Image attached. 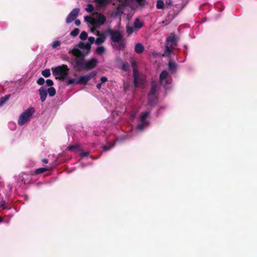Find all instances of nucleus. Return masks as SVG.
<instances>
[{
	"label": "nucleus",
	"mask_w": 257,
	"mask_h": 257,
	"mask_svg": "<svg viewBox=\"0 0 257 257\" xmlns=\"http://www.w3.org/2000/svg\"><path fill=\"white\" fill-rule=\"evenodd\" d=\"M97 35L99 36V37L96 39L95 44L98 45H101L104 42L105 40V35L103 33L99 34V32H97Z\"/></svg>",
	"instance_id": "nucleus-14"
},
{
	"label": "nucleus",
	"mask_w": 257,
	"mask_h": 257,
	"mask_svg": "<svg viewBox=\"0 0 257 257\" xmlns=\"http://www.w3.org/2000/svg\"><path fill=\"white\" fill-rule=\"evenodd\" d=\"M75 24L76 26H79L81 24V22L79 20H76L75 21Z\"/></svg>",
	"instance_id": "nucleus-50"
},
{
	"label": "nucleus",
	"mask_w": 257,
	"mask_h": 257,
	"mask_svg": "<svg viewBox=\"0 0 257 257\" xmlns=\"http://www.w3.org/2000/svg\"><path fill=\"white\" fill-rule=\"evenodd\" d=\"M145 81V79L143 76L139 77L138 76V83L137 85H135L136 86H138L139 84H144Z\"/></svg>",
	"instance_id": "nucleus-38"
},
{
	"label": "nucleus",
	"mask_w": 257,
	"mask_h": 257,
	"mask_svg": "<svg viewBox=\"0 0 257 257\" xmlns=\"http://www.w3.org/2000/svg\"><path fill=\"white\" fill-rule=\"evenodd\" d=\"M112 147V146H103L102 147V149L103 150V151H109V150H110V149Z\"/></svg>",
	"instance_id": "nucleus-45"
},
{
	"label": "nucleus",
	"mask_w": 257,
	"mask_h": 257,
	"mask_svg": "<svg viewBox=\"0 0 257 257\" xmlns=\"http://www.w3.org/2000/svg\"><path fill=\"white\" fill-rule=\"evenodd\" d=\"M144 50V46L141 43H137L135 46V51L138 54L142 53Z\"/></svg>",
	"instance_id": "nucleus-17"
},
{
	"label": "nucleus",
	"mask_w": 257,
	"mask_h": 257,
	"mask_svg": "<svg viewBox=\"0 0 257 257\" xmlns=\"http://www.w3.org/2000/svg\"><path fill=\"white\" fill-rule=\"evenodd\" d=\"M94 15H96V20L98 22L97 23H98L100 26L103 25L105 23L106 18L103 15L98 13H95Z\"/></svg>",
	"instance_id": "nucleus-13"
},
{
	"label": "nucleus",
	"mask_w": 257,
	"mask_h": 257,
	"mask_svg": "<svg viewBox=\"0 0 257 257\" xmlns=\"http://www.w3.org/2000/svg\"><path fill=\"white\" fill-rule=\"evenodd\" d=\"M89 153L90 152L89 151L84 152V151H81L80 154L83 157H86V156H88V155L89 154Z\"/></svg>",
	"instance_id": "nucleus-47"
},
{
	"label": "nucleus",
	"mask_w": 257,
	"mask_h": 257,
	"mask_svg": "<svg viewBox=\"0 0 257 257\" xmlns=\"http://www.w3.org/2000/svg\"><path fill=\"white\" fill-rule=\"evenodd\" d=\"M169 17H170L169 16ZM174 18V17H172L171 18H169V19L170 20H172Z\"/></svg>",
	"instance_id": "nucleus-54"
},
{
	"label": "nucleus",
	"mask_w": 257,
	"mask_h": 257,
	"mask_svg": "<svg viewBox=\"0 0 257 257\" xmlns=\"http://www.w3.org/2000/svg\"><path fill=\"white\" fill-rule=\"evenodd\" d=\"M153 96H149L148 98V104L151 106H153L154 104Z\"/></svg>",
	"instance_id": "nucleus-39"
},
{
	"label": "nucleus",
	"mask_w": 257,
	"mask_h": 257,
	"mask_svg": "<svg viewBox=\"0 0 257 257\" xmlns=\"http://www.w3.org/2000/svg\"><path fill=\"white\" fill-rule=\"evenodd\" d=\"M157 91V85L154 81H152L151 83V88L150 91L149 93V96H154Z\"/></svg>",
	"instance_id": "nucleus-18"
},
{
	"label": "nucleus",
	"mask_w": 257,
	"mask_h": 257,
	"mask_svg": "<svg viewBox=\"0 0 257 257\" xmlns=\"http://www.w3.org/2000/svg\"><path fill=\"white\" fill-rule=\"evenodd\" d=\"M177 40L178 39L174 33H171L167 39V41H170L175 46H177Z\"/></svg>",
	"instance_id": "nucleus-16"
},
{
	"label": "nucleus",
	"mask_w": 257,
	"mask_h": 257,
	"mask_svg": "<svg viewBox=\"0 0 257 257\" xmlns=\"http://www.w3.org/2000/svg\"><path fill=\"white\" fill-rule=\"evenodd\" d=\"M136 2L139 6H143L146 4V0H136Z\"/></svg>",
	"instance_id": "nucleus-43"
},
{
	"label": "nucleus",
	"mask_w": 257,
	"mask_h": 257,
	"mask_svg": "<svg viewBox=\"0 0 257 257\" xmlns=\"http://www.w3.org/2000/svg\"><path fill=\"white\" fill-rule=\"evenodd\" d=\"M169 73L166 70L163 71L160 75V82L161 84L166 85L169 83L168 81V77Z\"/></svg>",
	"instance_id": "nucleus-10"
},
{
	"label": "nucleus",
	"mask_w": 257,
	"mask_h": 257,
	"mask_svg": "<svg viewBox=\"0 0 257 257\" xmlns=\"http://www.w3.org/2000/svg\"><path fill=\"white\" fill-rule=\"evenodd\" d=\"M3 221V218L2 217H0V222H2Z\"/></svg>",
	"instance_id": "nucleus-55"
},
{
	"label": "nucleus",
	"mask_w": 257,
	"mask_h": 257,
	"mask_svg": "<svg viewBox=\"0 0 257 257\" xmlns=\"http://www.w3.org/2000/svg\"><path fill=\"white\" fill-rule=\"evenodd\" d=\"M172 50L168 45H166L165 48L164 54H163V56H169L172 53Z\"/></svg>",
	"instance_id": "nucleus-24"
},
{
	"label": "nucleus",
	"mask_w": 257,
	"mask_h": 257,
	"mask_svg": "<svg viewBox=\"0 0 257 257\" xmlns=\"http://www.w3.org/2000/svg\"><path fill=\"white\" fill-rule=\"evenodd\" d=\"M48 170V169H47V168H40L35 170V173L36 174H41V173H43L45 172V171H47Z\"/></svg>",
	"instance_id": "nucleus-29"
},
{
	"label": "nucleus",
	"mask_w": 257,
	"mask_h": 257,
	"mask_svg": "<svg viewBox=\"0 0 257 257\" xmlns=\"http://www.w3.org/2000/svg\"><path fill=\"white\" fill-rule=\"evenodd\" d=\"M42 74L46 78L49 77L51 75L50 70L49 69L47 68L42 72Z\"/></svg>",
	"instance_id": "nucleus-25"
},
{
	"label": "nucleus",
	"mask_w": 257,
	"mask_h": 257,
	"mask_svg": "<svg viewBox=\"0 0 257 257\" xmlns=\"http://www.w3.org/2000/svg\"><path fill=\"white\" fill-rule=\"evenodd\" d=\"M106 34L110 35V39L112 42H119L122 40V34L119 30H113L110 29L106 31Z\"/></svg>",
	"instance_id": "nucleus-5"
},
{
	"label": "nucleus",
	"mask_w": 257,
	"mask_h": 257,
	"mask_svg": "<svg viewBox=\"0 0 257 257\" xmlns=\"http://www.w3.org/2000/svg\"><path fill=\"white\" fill-rule=\"evenodd\" d=\"M95 2L101 7L105 6L107 3V0H95Z\"/></svg>",
	"instance_id": "nucleus-31"
},
{
	"label": "nucleus",
	"mask_w": 257,
	"mask_h": 257,
	"mask_svg": "<svg viewBox=\"0 0 257 257\" xmlns=\"http://www.w3.org/2000/svg\"><path fill=\"white\" fill-rule=\"evenodd\" d=\"M39 95L40 96L41 101L43 102L46 100L47 96V91L46 89L44 86H41L38 90Z\"/></svg>",
	"instance_id": "nucleus-12"
},
{
	"label": "nucleus",
	"mask_w": 257,
	"mask_h": 257,
	"mask_svg": "<svg viewBox=\"0 0 257 257\" xmlns=\"http://www.w3.org/2000/svg\"><path fill=\"white\" fill-rule=\"evenodd\" d=\"M79 30L78 28H75L71 32L70 35L73 37H76L78 35Z\"/></svg>",
	"instance_id": "nucleus-36"
},
{
	"label": "nucleus",
	"mask_w": 257,
	"mask_h": 257,
	"mask_svg": "<svg viewBox=\"0 0 257 257\" xmlns=\"http://www.w3.org/2000/svg\"><path fill=\"white\" fill-rule=\"evenodd\" d=\"M95 75L96 73L94 72H92L87 75L80 76L77 79V84H86Z\"/></svg>",
	"instance_id": "nucleus-6"
},
{
	"label": "nucleus",
	"mask_w": 257,
	"mask_h": 257,
	"mask_svg": "<svg viewBox=\"0 0 257 257\" xmlns=\"http://www.w3.org/2000/svg\"><path fill=\"white\" fill-rule=\"evenodd\" d=\"M150 115L149 111H144L141 113V115L140 117V120L141 122H146L149 123L147 121H146V118Z\"/></svg>",
	"instance_id": "nucleus-19"
},
{
	"label": "nucleus",
	"mask_w": 257,
	"mask_h": 257,
	"mask_svg": "<svg viewBox=\"0 0 257 257\" xmlns=\"http://www.w3.org/2000/svg\"><path fill=\"white\" fill-rule=\"evenodd\" d=\"M77 47H78L80 49H85L86 50L85 52H88V54H89L91 50V45L90 44L87 43L85 44L84 42L80 41L78 44Z\"/></svg>",
	"instance_id": "nucleus-11"
},
{
	"label": "nucleus",
	"mask_w": 257,
	"mask_h": 257,
	"mask_svg": "<svg viewBox=\"0 0 257 257\" xmlns=\"http://www.w3.org/2000/svg\"><path fill=\"white\" fill-rule=\"evenodd\" d=\"M93 19H94V18L91 17L90 16H85L84 17V20L86 22H88V23H89L90 24H91V23L92 21V20H93Z\"/></svg>",
	"instance_id": "nucleus-42"
},
{
	"label": "nucleus",
	"mask_w": 257,
	"mask_h": 257,
	"mask_svg": "<svg viewBox=\"0 0 257 257\" xmlns=\"http://www.w3.org/2000/svg\"><path fill=\"white\" fill-rule=\"evenodd\" d=\"M85 10L89 13H91L94 10V7L92 4H88L87 5L86 8H85Z\"/></svg>",
	"instance_id": "nucleus-35"
},
{
	"label": "nucleus",
	"mask_w": 257,
	"mask_h": 257,
	"mask_svg": "<svg viewBox=\"0 0 257 257\" xmlns=\"http://www.w3.org/2000/svg\"><path fill=\"white\" fill-rule=\"evenodd\" d=\"M149 124V123L146 122H141V123L139 124L137 126V128L138 130L142 131L145 126Z\"/></svg>",
	"instance_id": "nucleus-28"
},
{
	"label": "nucleus",
	"mask_w": 257,
	"mask_h": 257,
	"mask_svg": "<svg viewBox=\"0 0 257 257\" xmlns=\"http://www.w3.org/2000/svg\"><path fill=\"white\" fill-rule=\"evenodd\" d=\"M156 8L157 9H163L165 8V4L163 0H157Z\"/></svg>",
	"instance_id": "nucleus-21"
},
{
	"label": "nucleus",
	"mask_w": 257,
	"mask_h": 257,
	"mask_svg": "<svg viewBox=\"0 0 257 257\" xmlns=\"http://www.w3.org/2000/svg\"><path fill=\"white\" fill-rule=\"evenodd\" d=\"M168 67L170 71L174 72L176 71L177 65L173 61H169L168 63Z\"/></svg>",
	"instance_id": "nucleus-20"
},
{
	"label": "nucleus",
	"mask_w": 257,
	"mask_h": 257,
	"mask_svg": "<svg viewBox=\"0 0 257 257\" xmlns=\"http://www.w3.org/2000/svg\"><path fill=\"white\" fill-rule=\"evenodd\" d=\"M79 12L80 9L79 8H75L73 9L67 16L66 19V23L67 24H69L74 21L77 17Z\"/></svg>",
	"instance_id": "nucleus-7"
},
{
	"label": "nucleus",
	"mask_w": 257,
	"mask_h": 257,
	"mask_svg": "<svg viewBox=\"0 0 257 257\" xmlns=\"http://www.w3.org/2000/svg\"><path fill=\"white\" fill-rule=\"evenodd\" d=\"M135 29H136L134 26H127L126 27V33L128 35H131L135 31Z\"/></svg>",
	"instance_id": "nucleus-27"
},
{
	"label": "nucleus",
	"mask_w": 257,
	"mask_h": 257,
	"mask_svg": "<svg viewBox=\"0 0 257 257\" xmlns=\"http://www.w3.org/2000/svg\"><path fill=\"white\" fill-rule=\"evenodd\" d=\"M34 113V109L33 107L28 108L20 116L18 121V124L20 125L24 124L26 122L30 119Z\"/></svg>",
	"instance_id": "nucleus-4"
},
{
	"label": "nucleus",
	"mask_w": 257,
	"mask_h": 257,
	"mask_svg": "<svg viewBox=\"0 0 257 257\" xmlns=\"http://www.w3.org/2000/svg\"><path fill=\"white\" fill-rule=\"evenodd\" d=\"M97 63L98 61L95 58H91L88 61H86L84 58L81 64L78 65L75 68L77 71L90 70L95 68Z\"/></svg>",
	"instance_id": "nucleus-2"
},
{
	"label": "nucleus",
	"mask_w": 257,
	"mask_h": 257,
	"mask_svg": "<svg viewBox=\"0 0 257 257\" xmlns=\"http://www.w3.org/2000/svg\"><path fill=\"white\" fill-rule=\"evenodd\" d=\"M100 81L101 83H103L107 81V78L105 76H102L100 78Z\"/></svg>",
	"instance_id": "nucleus-49"
},
{
	"label": "nucleus",
	"mask_w": 257,
	"mask_h": 257,
	"mask_svg": "<svg viewBox=\"0 0 257 257\" xmlns=\"http://www.w3.org/2000/svg\"><path fill=\"white\" fill-rule=\"evenodd\" d=\"M77 79H75V78H71V79H69L67 81V84L68 85H72V84H77Z\"/></svg>",
	"instance_id": "nucleus-34"
},
{
	"label": "nucleus",
	"mask_w": 257,
	"mask_h": 257,
	"mask_svg": "<svg viewBox=\"0 0 257 257\" xmlns=\"http://www.w3.org/2000/svg\"><path fill=\"white\" fill-rule=\"evenodd\" d=\"M11 96L10 94H8L5 95L4 97H2L0 98V107L2 106L7 100H9Z\"/></svg>",
	"instance_id": "nucleus-23"
},
{
	"label": "nucleus",
	"mask_w": 257,
	"mask_h": 257,
	"mask_svg": "<svg viewBox=\"0 0 257 257\" xmlns=\"http://www.w3.org/2000/svg\"><path fill=\"white\" fill-rule=\"evenodd\" d=\"M79 145H70L67 148L68 151H75L78 149Z\"/></svg>",
	"instance_id": "nucleus-37"
},
{
	"label": "nucleus",
	"mask_w": 257,
	"mask_h": 257,
	"mask_svg": "<svg viewBox=\"0 0 257 257\" xmlns=\"http://www.w3.org/2000/svg\"><path fill=\"white\" fill-rule=\"evenodd\" d=\"M97 22V20L94 18L90 24L94 29L98 28L100 26Z\"/></svg>",
	"instance_id": "nucleus-30"
},
{
	"label": "nucleus",
	"mask_w": 257,
	"mask_h": 257,
	"mask_svg": "<svg viewBox=\"0 0 257 257\" xmlns=\"http://www.w3.org/2000/svg\"><path fill=\"white\" fill-rule=\"evenodd\" d=\"M47 93L49 94V95L51 97H53L56 94V89L53 87H49L47 90Z\"/></svg>",
	"instance_id": "nucleus-22"
},
{
	"label": "nucleus",
	"mask_w": 257,
	"mask_h": 257,
	"mask_svg": "<svg viewBox=\"0 0 257 257\" xmlns=\"http://www.w3.org/2000/svg\"><path fill=\"white\" fill-rule=\"evenodd\" d=\"M46 82L48 86L51 87L54 84V82L51 79L46 80Z\"/></svg>",
	"instance_id": "nucleus-44"
},
{
	"label": "nucleus",
	"mask_w": 257,
	"mask_h": 257,
	"mask_svg": "<svg viewBox=\"0 0 257 257\" xmlns=\"http://www.w3.org/2000/svg\"><path fill=\"white\" fill-rule=\"evenodd\" d=\"M171 3H166V4L165 5V7L168 8V6L169 5H171Z\"/></svg>",
	"instance_id": "nucleus-53"
},
{
	"label": "nucleus",
	"mask_w": 257,
	"mask_h": 257,
	"mask_svg": "<svg viewBox=\"0 0 257 257\" xmlns=\"http://www.w3.org/2000/svg\"><path fill=\"white\" fill-rule=\"evenodd\" d=\"M130 65L127 63H122L121 65V69L124 71H128Z\"/></svg>",
	"instance_id": "nucleus-32"
},
{
	"label": "nucleus",
	"mask_w": 257,
	"mask_h": 257,
	"mask_svg": "<svg viewBox=\"0 0 257 257\" xmlns=\"http://www.w3.org/2000/svg\"><path fill=\"white\" fill-rule=\"evenodd\" d=\"M69 53L75 56V65L74 68H76L78 65L81 64L82 60L88 55V52H82L76 47H74L72 50H70Z\"/></svg>",
	"instance_id": "nucleus-3"
},
{
	"label": "nucleus",
	"mask_w": 257,
	"mask_h": 257,
	"mask_svg": "<svg viewBox=\"0 0 257 257\" xmlns=\"http://www.w3.org/2000/svg\"><path fill=\"white\" fill-rule=\"evenodd\" d=\"M112 48L117 51L123 50L126 47V43L124 40H121L119 42H116L114 43H111Z\"/></svg>",
	"instance_id": "nucleus-9"
},
{
	"label": "nucleus",
	"mask_w": 257,
	"mask_h": 257,
	"mask_svg": "<svg viewBox=\"0 0 257 257\" xmlns=\"http://www.w3.org/2000/svg\"><path fill=\"white\" fill-rule=\"evenodd\" d=\"M42 161L45 164H47L48 163V160L47 159H43Z\"/></svg>",
	"instance_id": "nucleus-52"
},
{
	"label": "nucleus",
	"mask_w": 257,
	"mask_h": 257,
	"mask_svg": "<svg viewBox=\"0 0 257 257\" xmlns=\"http://www.w3.org/2000/svg\"><path fill=\"white\" fill-rule=\"evenodd\" d=\"M131 63L133 69V77H134V83L135 85H137L138 82V70L137 69V63L135 60L132 59L131 61Z\"/></svg>",
	"instance_id": "nucleus-8"
},
{
	"label": "nucleus",
	"mask_w": 257,
	"mask_h": 257,
	"mask_svg": "<svg viewBox=\"0 0 257 257\" xmlns=\"http://www.w3.org/2000/svg\"><path fill=\"white\" fill-rule=\"evenodd\" d=\"M144 25V23L140 21L139 18H136L134 22V26L136 29H140Z\"/></svg>",
	"instance_id": "nucleus-15"
},
{
	"label": "nucleus",
	"mask_w": 257,
	"mask_h": 257,
	"mask_svg": "<svg viewBox=\"0 0 257 257\" xmlns=\"http://www.w3.org/2000/svg\"><path fill=\"white\" fill-rule=\"evenodd\" d=\"M37 83L39 85H43L45 83V79L43 77H40L37 80Z\"/></svg>",
	"instance_id": "nucleus-41"
},
{
	"label": "nucleus",
	"mask_w": 257,
	"mask_h": 257,
	"mask_svg": "<svg viewBox=\"0 0 257 257\" xmlns=\"http://www.w3.org/2000/svg\"><path fill=\"white\" fill-rule=\"evenodd\" d=\"M88 41L89 42V43L90 44V45L93 44L94 42L95 43V40L93 37H89L88 38Z\"/></svg>",
	"instance_id": "nucleus-46"
},
{
	"label": "nucleus",
	"mask_w": 257,
	"mask_h": 257,
	"mask_svg": "<svg viewBox=\"0 0 257 257\" xmlns=\"http://www.w3.org/2000/svg\"><path fill=\"white\" fill-rule=\"evenodd\" d=\"M6 202L5 200H1L0 201V207H3V209H5L6 207H4V206L6 205Z\"/></svg>",
	"instance_id": "nucleus-48"
},
{
	"label": "nucleus",
	"mask_w": 257,
	"mask_h": 257,
	"mask_svg": "<svg viewBox=\"0 0 257 257\" xmlns=\"http://www.w3.org/2000/svg\"><path fill=\"white\" fill-rule=\"evenodd\" d=\"M51 69L52 74L55 76V78L62 81L67 78L69 73V69L67 65L65 64H62L54 68H52Z\"/></svg>",
	"instance_id": "nucleus-1"
},
{
	"label": "nucleus",
	"mask_w": 257,
	"mask_h": 257,
	"mask_svg": "<svg viewBox=\"0 0 257 257\" xmlns=\"http://www.w3.org/2000/svg\"><path fill=\"white\" fill-rule=\"evenodd\" d=\"M101 85H102V83H98L97 85H96V87L98 89H100L101 88Z\"/></svg>",
	"instance_id": "nucleus-51"
},
{
	"label": "nucleus",
	"mask_w": 257,
	"mask_h": 257,
	"mask_svg": "<svg viewBox=\"0 0 257 257\" xmlns=\"http://www.w3.org/2000/svg\"><path fill=\"white\" fill-rule=\"evenodd\" d=\"M60 42L59 41H55L53 42L52 47L53 48H56L57 47L60 46Z\"/></svg>",
	"instance_id": "nucleus-40"
},
{
	"label": "nucleus",
	"mask_w": 257,
	"mask_h": 257,
	"mask_svg": "<svg viewBox=\"0 0 257 257\" xmlns=\"http://www.w3.org/2000/svg\"><path fill=\"white\" fill-rule=\"evenodd\" d=\"M96 52L98 55H102L105 52V48L103 46L98 47L96 49Z\"/></svg>",
	"instance_id": "nucleus-26"
},
{
	"label": "nucleus",
	"mask_w": 257,
	"mask_h": 257,
	"mask_svg": "<svg viewBox=\"0 0 257 257\" xmlns=\"http://www.w3.org/2000/svg\"><path fill=\"white\" fill-rule=\"evenodd\" d=\"M88 37L87 33L85 31H83L81 33L79 38L81 40H85Z\"/></svg>",
	"instance_id": "nucleus-33"
}]
</instances>
